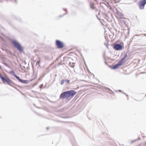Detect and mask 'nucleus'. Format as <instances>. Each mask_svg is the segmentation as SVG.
<instances>
[{
  "mask_svg": "<svg viewBox=\"0 0 146 146\" xmlns=\"http://www.w3.org/2000/svg\"><path fill=\"white\" fill-rule=\"evenodd\" d=\"M76 92L74 90H70L62 93L60 96V98H66L67 99L72 98L76 94Z\"/></svg>",
  "mask_w": 146,
  "mask_h": 146,
  "instance_id": "obj_1",
  "label": "nucleus"
},
{
  "mask_svg": "<svg viewBox=\"0 0 146 146\" xmlns=\"http://www.w3.org/2000/svg\"><path fill=\"white\" fill-rule=\"evenodd\" d=\"M1 79L4 84L7 83V84L11 86H13L14 85L13 82L7 76H3Z\"/></svg>",
  "mask_w": 146,
  "mask_h": 146,
  "instance_id": "obj_2",
  "label": "nucleus"
},
{
  "mask_svg": "<svg viewBox=\"0 0 146 146\" xmlns=\"http://www.w3.org/2000/svg\"><path fill=\"white\" fill-rule=\"evenodd\" d=\"M12 42L14 46L20 52H24L23 48L21 44L15 40H13Z\"/></svg>",
  "mask_w": 146,
  "mask_h": 146,
  "instance_id": "obj_3",
  "label": "nucleus"
},
{
  "mask_svg": "<svg viewBox=\"0 0 146 146\" xmlns=\"http://www.w3.org/2000/svg\"><path fill=\"white\" fill-rule=\"evenodd\" d=\"M139 7L140 9H143L146 4V0H141L139 2Z\"/></svg>",
  "mask_w": 146,
  "mask_h": 146,
  "instance_id": "obj_4",
  "label": "nucleus"
},
{
  "mask_svg": "<svg viewBox=\"0 0 146 146\" xmlns=\"http://www.w3.org/2000/svg\"><path fill=\"white\" fill-rule=\"evenodd\" d=\"M56 43L57 47L59 48H62L64 46L63 43L60 41L57 40L56 41Z\"/></svg>",
  "mask_w": 146,
  "mask_h": 146,
  "instance_id": "obj_5",
  "label": "nucleus"
},
{
  "mask_svg": "<svg viewBox=\"0 0 146 146\" xmlns=\"http://www.w3.org/2000/svg\"><path fill=\"white\" fill-rule=\"evenodd\" d=\"M113 48L116 50H121L123 46L120 44H115Z\"/></svg>",
  "mask_w": 146,
  "mask_h": 146,
  "instance_id": "obj_6",
  "label": "nucleus"
},
{
  "mask_svg": "<svg viewBox=\"0 0 146 146\" xmlns=\"http://www.w3.org/2000/svg\"><path fill=\"white\" fill-rule=\"evenodd\" d=\"M122 64V62L121 61H119L117 64L113 66V68L114 69L118 68L119 66H121Z\"/></svg>",
  "mask_w": 146,
  "mask_h": 146,
  "instance_id": "obj_7",
  "label": "nucleus"
},
{
  "mask_svg": "<svg viewBox=\"0 0 146 146\" xmlns=\"http://www.w3.org/2000/svg\"><path fill=\"white\" fill-rule=\"evenodd\" d=\"M19 82L24 84H27L28 83V81L26 80H23L21 79Z\"/></svg>",
  "mask_w": 146,
  "mask_h": 146,
  "instance_id": "obj_8",
  "label": "nucleus"
},
{
  "mask_svg": "<svg viewBox=\"0 0 146 146\" xmlns=\"http://www.w3.org/2000/svg\"><path fill=\"white\" fill-rule=\"evenodd\" d=\"M90 6L91 9H95L96 8L94 6V4L91 2L90 3Z\"/></svg>",
  "mask_w": 146,
  "mask_h": 146,
  "instance_id": "obj_9",
  "label": "nucleus"
},
{
  "mask_svg": "<svg viewBox=\"0 0 146 146\" xmlns=\"http://www.w3.org/2000/svg\"><path fill=\"white\" fill-rule=\"evenodd\" d=\"M127 54L124 55L123 57L121 59V60L119 61H121L123 63V62H124V60L127 57Z\"/></svg>",
  "mask_w": 146,
  "mask_h": 146,
  "instance_id": "obj_10",
  "label": "nucleus"
},
{
  "mask_svg": "<svg viewBox=\"0 0 146 146\" xmlns=\"http://www.w3.org/2000/svg\"><path fill=\"white\" fill-rule=\"evenodd\" d=\"M10 73L14 76L15 77L16 75H17L13 71H11L10 72Z\"/></svg>",
  "mask_w": 146,
  "mask_h": 146,
  "instance_id": "obj_11",
  "label": "nucleus"
},
{
  "mask_svg": "<svg viewBox=\"0 0 146 146\" xmlns=\"http://www.w3.org/2000/svg\"><path fill=\"white\" fill-rule=\"evenodd\" d=\"M7 53L8 54H10L11 55H13V54L11 52L8 50H7Z\"/></svg>",
  "mask_w": 146,
  "mask_h": 146,
  "instance_id": "obj_12",
  "label": "nucleus"
},
{
  "mask_svg": "<svg viewBox=\"0 0 146 146\" xmlns=\"http://www.w3.org/2000/svg\"><path fill=\"white\" fill-rule=\"evenodd\" d=\"M64 80V83H65L66 84H68L69 82V80H68L65 79Z\"/></svg>",
  "mask_w": 146,
  "mask_h": 146,
  "instance_id": "obj_13",
  "label": "nucleus"
},
{
  "mask_svg": "<svg viewBox=\"0 0 146 146\" xmlns=\"http://www.w3.org/2000/svg\"><path fill=\"white\" fill-rule=\"evenodd\" d=\"M16 78L18 79L19 81V82L21 79L17 75H16L15 77Z\"/></svg>",
  "mask_w": 146,
  "mask_h": 146,
  "instance_id": "obj_14",
  "label": "nucleus"
},
{
  "mask_svg": "<svg viewBox=\"0 0 146 146\" xmlns=\"http://www.w3.org/2000/svg\"><path fill=\"white\" fill-rule=\"evenodd\" d=\"M119 15L121 17H123V15L121 12H118V13Z\"/></svg>",
  "mask_w": 146,
  "mask_h": 146,
  "instance_id": "obj_15",
  "label": "nucleus"
},
{
  "mask_svg": "<svg viewBox=\"0 0 146 146\" xmlns=\"http://www.w3.org/2000/svg\"><path fill=\"white\" fill-rule=\"evenodd\" d=\"M3 64L5 66H7V67H8V68H9L10 67L9 66V65L7 64V63H4Z\"/></svg>",
  "mask_w": 146,
  "mask_h": 146,
  "instance_id": "obj_16",
  "label": "nucleus"
},
{
  "mask_svg": "<svg viewBox=\"0 0 146 146\" xmlns=\"http://www.w3.org/2000/svg\"><path fill=\"white\" fill-rule=\"evenodd\" d=\"M64 80H62L61 82V84L62 85L63 84H64Z\"/></svg>",
  "mask_w": 146,
  "mask_h": 146,
  "instance_id": "obj_17",
  "label": "nucleus"
},
{
  "mask_svg": "<svg viewBox=\"0 0 146 146\" xmlns=\"http://www.w3.org/2000/svg\"><path fill=\"white\" fill-rule=\"evenodd\" d=\"M40 61H37V65H38L39 66H40Z\"/></svg>",
  "mask_w": 146,
  "mask_h": 146,
  "instance_id": "obj_18",
  "label": "nucleus"
},
{
  "mask_svg": "<svg viewBox=\"0 0 146 146\" xmlns=\"http://www.w3.org/2000/svg\"><path fill=\"white\" fill-rule=\"evenodd\" d=\"M11 1H13L15 3H17V0H10Z\"/></svg>",
  "mask_w": 146,
  "mask_h": 146,
  "instance_id": "obj_19",
  "label": "nucleus"
},
{
  "mask_svg": "<svg viewBox=\"0 0 146 146\" xmlns=\"http://www.w3.org/2000/svg\"><path fill=\"white\" fill-rule=\"evenodd\" d=\"M43 88V84H42L41 85H40V88Z\"/></svg>",
  "mask_w": 146,
  "mask_h": 146,
  "instance_id": "obj_20",
  "label": "nucleus"
},
{
  "mask_svg": "<svg viewBox=\"0 0 146 146\" xmlns=\"http://www.w3.org/2000/svg\"><path fill=\"white\" fill-rule=\"evenodd\" d=\"M136 141V140H134V141H131V143H133V142H134L135 141Z\"/></svg>",
  "mask_w": 146,
  "mask_h": 146,
  "instance_id": "obj_21",
  "label": "nucleus"
},
{
  "mask_svg": "<svg viewBox=\"0 0 146 146\" xmlns=\"http://www.w3.org/2000/svg\"><path fill=\"white\" fill-rule=\"evenodd\" d=\"M2 77H3V76H2L1 75H0V78H1V79L2 78Z\"/></svg>",
  "mask_w": 146,
  "mask_h": 146,
  "instance_id": "obj_22",
  "label": "nucleus"
},
{
  "mask_svg": "<svg viewBox=\"0 0 146 146\" xmlns=\"http://www.w3.org/2000/svg\"><path fill=\"white\" fill-rule=\"evenodd\" d=\"M34 105L35 107H36V104H34Z\"/></svg>",
  "mask_w": 146,
  "mask_h": 146,
  "instance_id": "obj_23",
  "label": "nucleus"
},
{
  "mask_svg": "<svg viewBox=\"0 0 146 146\" xmlns=\"http://www.w3.org/2000/svg\"><path fill=\"white\" fill-rule=\"evenodd\" d=\"M49 129V128H48V127H47V129Z\"/></svg>",
  "mask_w": 146,
  "mask_h": 146,
  "instance_id": "obj_24",
  "label": "nucleus"
},
{
  "mask_svg": "<svg viewBox=\"0 0 146 146\" xmlns=\"http://www.w3.org/2000/svg\"><path fill=\"white\" fill-rule=\"evenodd\" d=\"M66 14V13L64 14V15H65Z\"/></svg>",
  "mask_w": 146,
  "mask_h": 146,
  "instance_id": "obj_25",
  "label": "nucleus"
},
{
  "mask_svg": "<svg viewBox=\"0 0 146 146\" xmlns=\"http://www.w3.org/2000/svg\"><path fill=\"white\" fill-rule=\"evenodd\" d=\"M119 92H121V90H119Z\"/></svg>",
  "mask_w": 146,
  "mask_h": 146,
  "instance_id": "obj_26",
  "label": "nucleus"
},
{
  "mask_svg": "<svg viewBox=\"0 0 146 146\" xmlns=\"http://www.w3.org/2000/svg\"><path fill=\"white\" fill-rule=\"evenodd\" d=\"M36 64L35 65L36 66Z\"/></svg>",
  "mask_w": 146,
  "mask_h": 146,
  "instance_id": "obj_27",
  "label": "nucleus"
},
{
  "mask_svg": "<svg viewBox=\"0 0 146 146\" xmlns=\"http://www.w3.org/2000/svg\"><path fill=\"white\" fill-rule=\"evenodd\" d=\"M95 1H96V0H95Z\"/></svg>",
  "mask_w": 146,
  "mask_h": 146,
  "instance_id": "obj_28",
  "label": "nucleus"
}]
</instances>
